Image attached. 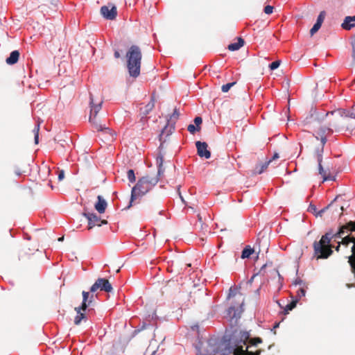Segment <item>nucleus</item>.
Masks as SVG:
<instances>
[{
  "instance_id": "nucleus-9",
  "label": "nucleus",
  "mask_w": 355,
  "mask_h": 355,
  "mask_svg": "<svg viewBox=\"0 0 355 355\" xmlns=\"http://www.w3.org/2000/svg\"><path fill=\"white\" fill-rule=\"evenodd\" d=\"M98 289L107 293H110L112 291L113 288L108 279L105 278H98L91 286L90 292L95 293Z\"/></svg>"
},
{
  "instance_id": "nucleus-43",
  "label": "nucleus",
  "mask_w": 355,
  "mask_h": 355,
  "mask_svg": "<svg viewBox=\"0 0 355 355\" xmlns=\"http://www.w3.org/2000/svg\"><path fill=\"white\" fill-rule=\"evenodd\" d=\"M39 143V135H35V144H37Z\"/></svg>"
},
{
  "instance_id": "nucleus-31",
  "label": "nucleus",
  "mask_w": 355,
  "mask_h": 355,
  "mask_svg": "<svg viewBox=\"0 0 355 355\" xmlns=\"http://www.w3.org/2000/svg\"><path fill=\"white\" fill-rule=\"evenodd\" d=\"M235 82H232L223 85L221 87L222 92L225 93L227 92L230 89V88L235 85Z\"/></svg>"
},
{
  "instance_id": "nucleus-27",
  "label": "nucleus",
  "mask_w": 355,
  "mask_h": 355,
  "mask_svg": "<svg viewBox=\"0 0 355 355\" xmlns=\"http://www.w3.org/2000/svg\"><path fill=\"white\" fill-rule=\"evenodd\" d=\"M272 162L271 159H270L269 161L265 162L264 164H262L261 166H260V168L258 169V167H257V173H258L259 174H261V173H263L268 167V164Z\"/></svg>"
},
{
  "instance_id": "nucleus-3",
  "label": "nucleus",
  "mask_w": 355,
  "mask_h": 355,
  "mask_svg": "<svg viewBox=\"0 0 355 355\" xmlns=\"http://www.w3.org/2000/svg\"><path fill=\"white\" fill-rule=\"evenodd\" d=\"M127 69L129 75L137 78L140 75L142 53L137 45H132L126 52Z\"/></svg>"
},
{
  "instance_id": "nucleus-2",
  "label": "nucleus",
  "mask_w": 355,
  "mask_h": 355,
  "mask_svg": "<svg viewBox=\"0 0 355 355\" xmlns=\"http://www.w3.org/2000/svg\"><path fill=\"white\" fill-rule=\"evenodd\" d=\"M158 181L159 177L157 175L155 177L146 175L140 178L136 185L132 189L130 204L127 208L129 209L137 198L143 196L152 189Z\"/></svg>"
},
{
  "instance_id": "nucleus-56",
  "label": "nucleus",
  "mask_w": 355,
  "mask_h": 355,
  "mask_svg": "<svg viewBox=\"0 0 355 355\" xmlns=\"http://www.w3.org/2000/svg\"><path fill=\"white\" fill-rule=\"evenodd\" d=\"M145 327V324H143L142 329Z\"/></svg>"
},
{
  "instance_id": "nucleus-36",
  "label": "nucleus",
  "mask_w": 355,
  "mask_h": 355,
  "mask_svg": "<svg viewBox=\"0 0 355 355\" xmlns=\"http://www.w3.org/2000/svg\"><path fill=\"white\" fill-rule=\"evenodd\" d=\"M58 178L59 181L62 180L64 178V170H58Z\"/></svg>"
},
{
  "instance_id": "nucleus-14",
  "label": "nucleus",
  "mask_w": 355,
  "mask_h": 355,
  "mask_svg": "<svg viewBox=\"0 0 355 355\" xmlns=\"http://www.w3.org/2000/svg\"><path fill=\"white\" fill-rule=\"evenodd\" d=\"M198 155L200 157L209 159L211 157V153L207 149L208 145L206 142L198 141L196 142Z\"/></svg>"
},
{
  "instance_id": "nucleus-1",
  "label": "nucleus",
  "mask_w": 355,
  "mask_h": 355,
  "mask_svg": "<svg viewBox=\"0 0 355 355\" xmlns=\"http://www.w3.org/2000/svg\"><path fill=\"white\" fill-rule=\"evenodd\" d=\"M353 236L351 220L339 226L338 231L334 232L330 229L323 234L319 241H315L313 243V258L316 260L328 259L333 254V245L331 244V239H341V243L345 247L352 245V242L344 241L348 237Z\"/></svg>"
},
{
  "instance_id": "nucleus-46",
  "label": "nucleus",
  "mask_w": 355,
  "mask_h": 355,
  "mask_svg": "<svg viewBox=\"0 0 355 355\" xmlns=\"http://www.w3.org/2000/svg\"><path fill=\"white\" fill-rule=\"evenodd\" d=\"M338 245L336 247V250L337 252H338V251H339L340 248V245H343V244L341 243V241L338 242Z\"/></svg>"
},
{
  "instance_id": "nucleus-49",
  "label": "nucleus",
  "mask_w": 355,
  "mask_h": 355,
  "mask_svg": "<svg viewBox=\"0 0 355 355\" xmlns=\"http://www.w3.org/2000/svg\"><path fill=\"white\" fill-rule=\"evenodd\" d=\"M16 174H17V175H21V172H20V171H16Z\"/></svg>"
},
{
  "instance_id": "nucleus-10",
  "label": "nucleus",
  "mask_w": 355,
  "mask_h": 355,
  "mask_svg": "<svg viewBox=\"0 0 355 355\" xmlns=\"http://www.w3.org/2000/svg\"><path fill=\"white\" fill-rule=\"evenodd\" d=\"M101 14L108 20H113L117 15L116 7L113 4H107L101 8Z\"/></svg>"
},
{
  "instance_id": "nucleus-13",
  "label": "nucleus",
  "mask_w": 355,
  "mask_h": 355,
  "mask_svg": "<svg viewBox=\"0 0 355 355\" xmlns=\"http://www.w3.org/2000/svg\"><path fill=\"white\" fill-rule=\"evenodd\" d=\"M252 345H248L245 349L241 345H234L229 349V353L234 352V355H260L261 351L260 349L256 352L249 351L248 349Z\"/></svg>"
},
{
  "instance_id": "nucleus-15",
  "label": "nucleus",
  "mask_w": 355,
  "mask_h": 355,
  "mask_svg": "<svg viewBox=\"0 0 355 355\" xmlns=\"http://www.w3.org/2000/svg\"><path fill=\"white\" fill-rule=\"evenodd\" d=\"M83 302L78 309H87V306L92 303L94 299V293L90 295L89 292L83 291Z\"/></svg>"
},
{
  "instance_id": "nucleus-30",
  "label": "nucleus",
  "mask_w": 355,
  "mask_h": 355,
  "mask_svg": "<svg viewBox=\"0 0 355 355\" xmlns=\"http://www.w3.org/2000/svg\"><path fill=\"white\" fill-rule=\"evenodd\" d=\"M322 24H319V22H315L313 26L310 30L311 35H313L321 27Z\"/></svg>"
},
{
  "instance_id": "nucleus-39",
  "label": "nucleus",
  "mask_w": 355,
  "mask_h": 355,
  "mask_svg": "<svg viewBox=\"0 0 355 355\" xmlns=\"http://www.w3.org/2000/svg\"><path fill=\"white\" fill-rule=\"evenodd\" d=\"M328 209H329V207H325V208H324V209H321L320 211H318V214H317V215H316V216H322V214H323L326 211V210H327Z\"/></svg>"
},
{
  "instance_id": "nucleus-25",
  "label": "nucleus",
  "mask_w": 355,
  "mask_h": 355,
  "mask_svg": "<svg viewBox=\"0 0 355 355\" xmlns=\"http://www.w3.org/2000/svg\"><path fill=\"white\" fill-rule=\"evenodd\" d=\"M254 252L253 248H250L249 245L246 246L242 251L241 258L245 259L249 258L251 254Z\"/></svg>"
},
{
  "instance_id": "nucleus-8",
  "label": "nucleus",
  "mask_w": 355,
  "mask_h": 355,
  "mask_svg": "<svg viewBox=\"0 0 355 355\" xmlns=\"http://www.w3.org/2000/svg\"><path fill=\"white\" fill-rule=\"evenodd\" d=\"M333 116L336 119H355V107H352L350 110L338 109L327 113V116Z\"/></svg>"
},
{
  "instance_id": "nucleus-50",
  "label": "nucleus",
  "mask_w": 355,
  "mask_h": 355,
  "mask_svg": "<svg viewBox=\"0 0 355 355\" xmlns=\"http://www.w3.org/2000/svg\"><path fill=\"white\" fill-rule=\"evenodd\" d=\"M63 239H64L63 237H60V238H59V239H58V241H62V240H63Z\"/></svg>"
},
{
  "instance_id": "nucleus-24",
  "label": "nucleus",
  "mask_w": 355,
  "mask_h": 355,
  "mask_svg": "<svg viewBox=\"0 0 355 355\" xmlns=\"http://www.w3.org/2000/svg\"><path fill=\"white\" fill-rule=\"evenodd\" d=\"M348 21H354L355 22V15L354 16H348L346 17L343 23L342 24L341 26L345 30H350L352 28H353L355 24L348 25Z\"/></svg>"
},
{
  "instance_id": "nucleus-52",
  "label": "nucleus",
  "mask_w": 355,
  "mask_h": 355,
  "mask_svg": "<svg viewBox=\"0 0 355 355\" xmlns=\"http://www.w3.org/2000/svg\"><path fill=\"white\" fill-rule=\"evenodd\" d=\"M114 139L113 137L112 136L111 139H108V141H112Z\"/></svg>"
},
{
  "instance_id": "nucleus-34",
  "label": "nucleus",
  "mask_w": 355,
  "mask_h": 355,
  "mask_svg": "<svg viewBox=\"0 0 355 355\" xmlns=\"http://www.w3.org/2000/svg\"><path fill=\"white\" fill-rule=\"evenodd\" d=\"M273 12V7L272 6H266L264 8V12L267 15H270Z\"/></svg>"
},
{
  "instance_id": "nucleus-41",
  "label": "nucleus",
  "mask_w": 355,
  "mask_h": 355,
  "mask_svg": "<svg viewBox=\"0 0 355 355\" xmlns=\"http://www.w3.org/2000/svg\"><path fill=\"white\" fill-rule=\"evenodd\" d=\"M114 56L115 58H119L121 57V54L118 50H115Z\"/></svg>"
},
{
  "instance_id": "nucleus-44",
  "label": "nucleus",
  "mask_w": 355,
  "mask_h": 355,
  "mask_svg": "<svg viewBox=\"0 0 355 355\" xmlns=\"http://www.w3.org/2000/svg\"><path fill=\"white\" fill-rule=\"evenodd\" d=\"M278 158H279V155H278V153H275V154L273 155V156H272V157L271 160L272 161V160H275V159H278Z\"/></svg>"
},
{
  "instance_id": "nucleus-21",
  "label": "nucleus",
  "mask_w": 355,
  "mask_h": 355,
  "mask_svg": "<svg viewBox=\"0 0 355 355\" xmlns=\"http://www.w3.org/2000/svg\"><path fill=\"white\" fill-rule=\"evenodd\" d=\"M244 45V40L241 37L238 38V41L234 43H232L228 45V49L230 51H234L239 50L241 47Z\"/></svg>"
},
{
  "instance_id": "nucleus-29",
  "label": "nucleus",
  "mask_w": 355,
  "mask_h": 355,
  "mask_svg": "<svg viewBox=\"0 0 355 355\" xmlns=\"http://www.w3.org/2000/svg\"><path fill=\"white\" fill-rule=\"evenodd\" d=\"M127 177L130 182H135V180H136L135 175V172L132 169H130L128 171Z\"/></svg>"
},
{
  "instance_id": "nucleus-11",
  "label": "nucleus",
  "mask_w": 355,
  "mask_h": 355,
  "mask_svg": "<svg viewBox=\"0 0 355 355\" xmlns=\"http://www.w3.org/2000/svg\"><path fill=\"white\" fill-rule=\"evenodd\" d=\"M83 215L88 220V230H91L96 225L101 226L103 224L107 223V220H101L96 214L84 213Z\"/></svg>"
},
{
  "instance_id": "nucleus-19",
  "label": "nucleus",
  "mask_w": 355,
  "mask_h": 355,
  "mask_svg": "<svg viewBox=\"0 0 355 355\" xmlns=\"http://www.w3.org/2000/svg\"><path fill=\"white\" fill-rule=\"evenodd\" d=\"M156 162L158 166L157 175L159 177L163 175L164 172V169L163 168L164 157L161 153H159L157 156Z\"/></svg>"
},
{
  "instance_id": "nucleus-6",
  "label": "nucleus",
  "mask_w": 355,
  "mask_h": 355,
  "mask_svg": "<svg viewBox=\"0 0 355 355\" xmlns=\"http://www.w3.org/2000/svg\"><path fill=\"white\" fill-rule=\"evenodd\" d=\"M263 342L262 339L259 337L250 338L249 334L248 332H240L239 340H233L232 342L231 339L230 340V343L224 349L223 352L221 355H228L233 354L234 352L229 353V349L231 347H234V345H257L259 343Z\"/></svg>"
},
{
  "instance_id": "nucleus-47",
  "label": "nucleus",
  "mask_w": 355,
  "mask_h": 355,
  "mask_svg": "<svg viewBox=\"0 0 355 355\" xmlns=\"http://www.w3.org/2000/svg\"><path fill=\"white\" fill-rule=\"evenodd\" d=\"M178 262L175 263L174 261H172L171 266H173L174 265L178 266Z\"/></svg>"
},
{
  "instance_id": "nucleus-28",
  "label": "nucleus",
  "mask_w": 355,
  "mask_h": 355,
  "mask_svg": "<svg viewBox=\"0 0 355 355\" xmlns=\"http://www.w3.org/2000/svg\"><path fill=\"white\" fill-rule=\"evenodd\" d=\"M297 302V300H293L289 304H288L284 309L285 312L288 313L289 311L293 310L296 306Z\"/></svg>"
},
{
  "instance_id": "nucleus-38",
  "label": "nucleus",
  "mask_w": 355,
  "mask_h": 355,
  "mask_svg": "<svg viewBox=\"0 0 355 355\" xmlns=\"http://www.w3.org/2000/svg\"><path fill=\"white\" fill-rule=\"evenodd\" d=\"M352 57L353 59L355 60V37L353 39L352 42Z\"/></svg>"
},
{
  "instance_id": "nucleus-26",
  "label": "nucleus",
  "mask_w": 355,
  "mask_h": 355,
  "mask_svg": "<svg viewBox=\"0 0 355 355\" xmlns=\"http://www.w3.org/2000/svg\"><path fill=\"white\" fill-rule=\"evenodd\" d=\"M169 136L170 135H165V137H163V135H159V141H160V145L159 148L162 149L164 148V143L169 140Z\"/></svg>"
},
{
  "instance_id": "nucleus-53",
  "label": "nucleus",
  "mask_w": 355,
  "mask_h": 355,
  "mask_svg": "<svg viewBox=\"0 0 355 355\" xmlns=\"http://www.w3.org/2000/svg\"><path fill=\"white\" fill-rule=\"evenodd\" d=\"M300 282H301V281H300H300H298V282H297V281H296V284H300Z\"/></svg>"
},
{
  "instance_id": "nucleus-37",
  "label": "nucleus",
  "mask_w": 355,
  "mask_h": 355,
  "mask_svg": "<svg viewBox=\"0 0 355 355\" xmlns=\"http://www.w3.org/2000/svg\"><path fill=\"white\" fill-rule=\"evenodd\" d=\"M53 141L55 143H60L61 146H64V142L66 141V140L64 139H62V138H56V137H54L53 138Z\"/></svg>"
},
{
  "instance_id": "nucleus-20",
  "label": "nucleus",
  "mask_w": 355,
  "mask_h": 355,
  "mask_svg": "<svg viewBox=\"0 0 355 355\" xmlns=\"http://www.w3.org/2000/svg\"><path fill=\"white\" fill-rule=\"evenodd\" d=\"M19 58V53L18 51H13L10 53V56L6 58V63L8 64H15Z\"/></svg>"
},
{
  "instance_id": "nucleus-48",
  "label": "nucleus",
  "mask_w": 355,
  "mask_h": 355,
  "mask_svg": "<svg viewBox=\"0 0 355 355\" xmlns=\"http://www.w3.org/2000/svg\"><path fill=\"white\" fill-rule=\"evenodd\" d=\"M348 25H352V24H354V21H348Z\"/></svg>"
},
{
  "instance_id": "nucleus-5",
  "label": "nucleus",
  "mask_w": 355,
  "mask_h": 355,
  "mask_svg": "<svg viewBox=\"0 0 355 355\" xmlns=\"http://www.w3.org/2000/svg\"><path fill=\"white\" fill-rule=\"evenodd\" d=\"M103 101H100L98 103H94L93 95L89 93V107H90V115L89 122L92 124L95 130L94 131L103 132L108 130V128L104 124L98 123L97 121L96 116L98 112L102 108Z\"/></svg>"
},
{
  "instance_id": "nucleus-18",
  "label": "nucleus",
  "mask_w": 355,
  "mask_h": 355,
  "mask_svg": "<svg viewBox=\"0 0 355 355\" xmlns=\"http://www.w3.org/2000/svg\"><path fill=\"white\" fill-rule=\"evenodd\" d=\"M86 309H78V307L75 308V311H76V316L74 318V324L76 325H78L80 324L82 320H86L87 317L84 311Z\"/></svg>"
},
{
  "instance_id": "nucleus-22",
  "label": "nucleus",
  "mask_w": 355,
  "mask_h": 355,
  "mask_svg": "<svg viewBox=\"0 0 355 355\" xmlns=\"http://www.w3.org/2000/svg\"><path fill=\"white\" fill-rule=\"evenodd\" d=\"M154 106L155 100L154 98H152L147 105H146L144 107L141 108V112L143 114L146 116L153 109Z\"/></svg>"
},
{
  "instance_id": "nucleus-32",
  "label": "nucleus",
  "mask_w": 355,
  "mask_h": 355,
  "mask_svg": "<svg viewBox=\"0 0 355 355\" xmlns=\"http://www.w3.org/2000/svg\"><path fill=\"white\" fill-rule=\"evenodd\" d=\"M325 15H326L325 11H324V10L321 11L317 18L316 22H319V24H322L324 19Z\"/></svg>"
},
{
  "instance_id": "nucleus-55",
  "label": "nucleus",
  "mask_w": 355,
  "mask_h": 355,
  "mask_svg": "<svg viewBox=\"0 0 355 355\" xmlns=\"http://www.w3.org/2000/svg\"><path fill=\"white\" fill-rule=\"evenodd\" d=\"M278 325H279V324H275V327H278Z\"/></svg>"
},
{
  "instance_id": "nucleus-45",
  "label": "nucleus",
  "mask_w": 355,
  "mask_h": 355,
  "mask_svg": "<svg viewBox=\"0 0 355 355\" xmlns=\"http://www.w3.org/2000/svg\"><path fill=\"white\" fill-rule=\"evenodd\" d=\"M26 254V250H21V251L20 252V253H19V258H20V257H24V255H25Z\"/></svg>"
},
{
  "instance_id": "nucleus-7",
  "label": "nucleus",
  "mask_w": 355,
  "mask_h": 355,
  "mask_svg": "<svg viewBox=\"0 0 355 355\" xmlns=\"http://www.w3.org/2000/svg\"><path fill=\"white\" fill-rule=\"evenodd\" d=\"M180 112L175 108L173 112L167 119L166 124L162 129L161 133H173L175 130V123L179 118Z\"/></svg>"
},
{
  "instance_id": "nucleus-40",
  "label": "nucleus",
  "mask_w": 355,
  "mask_h": 355,
  "mask_svg": "<svg viewBox=\"0 0 355 355\" xmlns=\"http://www.w3.org/2000/svg\"><path fill=\"white\" fill-rule=\"evenodd\" d=\"M40 131V125L37 124L35 126L34 129L33 130V133H38V132Z\"/></svg>"
},
{
  "instance_id": "nucleus-35",
  "label": "nucleus",
  "mask_w": 355,
  "mask_h": 355,
  "mask_svg": "<svg viewBox=\"0 0 355 355\" xmlns=\"http://www.w3.org/2000/svg\"><path fill=\"white\" fill-rule=\"evenodd\" d=\"M297 293L299 297H304L306 294V290L304 288H300L297 290Z\"/></svg>"
},
{
  "instance_id": "nucleus-23",
  "label": "nucleus",
  "mask_w": 355,
  "mask_h": 355,
  "mask_svg": "<svg viewBox=\"0 0 355 355\" xmlns=\"http://www.w3.org/2000/svg\"><path fill=\"white\" fill-rule=\"evenodd\" d=\"M227 315L231 319H237L240 317V313L239 312V310L233 306H230L227 310Z\"/></svg>"
},
{
  "instance_id": "nucleus-12",
  "label": "nucleus",
  "mask_w": 355,
  "mask_h": 355,
  "mask_svg": "<svg viewBox=\"0 0 355 355\" xmlns=\"http://www.w3.org/2000/svg\"><path fill=\"white\" fill-rule=\"evenodd\" d=\"M352 223V235L353 236L348 237L344 241L345 243H347V241L352 242V245L350 247L351 250V255L347 257L348 263H352L354 265L355 263V220H351Z\"/></svg>"
},
{
  "instance_id": "nucleus-51",
  "label": "nucleus",
  "mask_w": 355,
  "mask_h": 355,
  "mask_svg": "<svg viewBox=\"0 0 355 355\" xmlns=\"http://www.w3.org/2000/svg\"><path fill=\"white\" fill-rule=\"evenodd\" d=\"M198 218H199L200 220H202V218H201V216H200V215H198Z\"/></svg>"
},
{
  "instance_id": "nucleus-54",
  "label": "nucleus",
  "mask_w": 355,
  "mask_h": 355,
  "mask_svg": "<svg viewBox=\"0 0 355 355\" xmlns=\"http://www.w3.org/2000/svg\"><path fill=\"white\" fill-rule=\"evenodd\" d=\"M347 287H348V288H350V287L352 286H351V285H349V284H347Z\"/></svg>"
},
{
  "instance_id": "nucleus-33",
  "label": "nucleus",
  "mask_w": 355,
  "mask_h": 355,
  "mask_svg": "<svg viewBox=\"0 0 355 355\" xmlns=\"http://www.w3.org/2000/svg\"><path fill=\"white\" fill-rule=\"evenodd\" d=\"M279 65H280V61L276 60L269 64V68L270 70L273 71V70L277 69L279 67Z\"/></svg>"
},
{
  "instance_id": "nucleus-42",
  "label": "nucleus",
  "mask_w": 355,
  "mask_h": 355,
  "mask_svg": "<svg viewBox=\"0 0 355 355\" xmlns=\"http://www.w3.org/2000/svg\"><path fill=\"white\" fill-rule=\"evenodd\" d=\"M349 264L351 267L352 272L354 274V276H355V263H354V264H352V263H349Z\"/></svg>"
},
{
  "instance_id": "nucleus-17",
  "label": "nucleus",
  "mask_w": 355,
  "mask_h": 355,
  "mask_svg": "<svg viewBox=\"0 0 355 355\" xmlns=\"http://www.w3.org/2000/svg\"><path fill=\"white\" fill-rule=\"evenodd\" d=\"M107 204L101 196H97V202L95 203L94 207L99 214H103L105 211Z\"/></svg>"
},
{
  "instance_id": "nucleus-4",
  "label": "nucleus",
  "mask_w": 355,
  "mask_h": 355,
  "mask_svg": "<svg viewBox=\"0 0 355 355\" xmlns=\"http://www.w3.org/2000/svg\"><path fill=\"white\" fill-rule=\"evenodd\" d=\"M327 141L325 135H313L312 143L317 148V160L318 162V170L319 173L322 176L323 181L327 180H334V178H331L330 175L327 174V172L324 170L322 162V153L324 146Z\"/></svg>"
},
{
  "instance_id": "nucleus-16",
  "label": "nucleus",
  "mask_w": 355,
  "mask_h": 355,
  "mask_svg": "<svg viewBox=\"0 0 355 355\" xmlns=\"http://www.w3.org/2000/svg\"><path fill=\"white\" fill-rule=\"evenodd\" d=\"M202 123V117L196 116L193 120V123H191L187 126V130L191 133L198 132L200 130V125Z\"/></svg>"
}]
</instances>
